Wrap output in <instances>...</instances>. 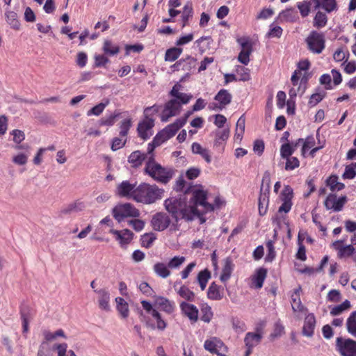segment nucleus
Here are the masks:
<instances>
[{"label":"nucleus","mask_w":356,"mask_h":356,"mask_svg":"<svg viewBox=\"0 0 356 356\" xmlns=\"http://www.w3.org/2000/svg\"><path fill=\"white\" fill-rule=\"evenodd\" d=\"M321 8L330 13L338 10V4L336 0H321Z\"/></svg>","instance_id":"51"},{"label":"nucleus","mask_w":356,"mask_h":356,"mask_svg":"<svg viewBox=\"0 0 356 356\" xmlns=\"http://www.w3.org/2000/svg\"><path fill=\"white\" fill-rule=\"evenodd\" d=\"M336 350L341 356H356V341L338 337L336 339Z\"/></svg>","instance_id":"7"},{"label":"nucleus","mask_w":356,"mask_h":356,"mask_svg":"<svg viewBox=\"0 0 356 356\" xmlns=\"http://www.w3.org/2000/svg\"><path fill=\"white\" fill-rule=\"evenodd\" d=\"M293 197V188L289 186H284L282 191L280 195V198L282 202V205L278 209L279 213H287L291 209L293 203L292 199Z\"/></svg>","instance_id":"10"},{"label":"nucleus","mask_w":356,"mask_h":356,"mask_svg":"<svg viewBox=\"0 0 356 356\" xmlns=\"http://www.w3.org/2000/svg\"><path fill=\"white\" fill-rule=\"evenodd\" d=\"M10 134L13 136V141L17 144L15 147V149H23L26 152H29L30 147L28 145H19L25 138V135L22 131L14 129Z\"/></svg>","instance_id":"29"},{"label":"nucleus","mask_w":356,"mask_h":356,"mask_svg":"<svg viewBox=\"0 0 356 356\" xmlns=\"http://www.w3.org/2000/svg\"><path fill=\"white\" fill-rule=\"evenodd\" d=\"M283 33V29L281 26L275 25L274 23H272L269 26V31L266 35V38H280Z\"/></svg>","instance_id":"47"},{"label":"nucleus","mask_w":356,"mask_h":356,"mask_svg":"<svg viewBox=\"0 0 356 356\" xmlns=\"http://www.w3.org/2000/svg\"><path fill=\"white\" fill-rule=\"evenodd\" d=\"M186 258L184 256H175L168 261V266L170 269H178L185 262Z\"/></svg>","instance_id":"53"},{"label":"nucleus","mask_w":356,"mask_h":356,"mask_svg":"<svg viewBox=\"0 0 356 356\" xmlns=\"http://www.w3.org/2000/svg\"><path fill=\"white\" fill-rule=\"evenodd\" d=\"M143 172L156 182L163 184H168L174 175V171L172 168L163 167L156 162L154 155L147 158V160L145 161Z\"/></svg>","instance_id":"2"},{"label":"nucleus","mask_w":356,"mask_h":356,"mask_svg":"<svg viewBox=\"0 0 356 356\" xmlns=\"http://www.w3.org/2000/svg\"><path fill=\"white\" fill-rule=\"evenodd\" d=\"M132 125V122L131 118L125 119L123 121H122L120 125V136L122 138H126L129 130L130 129Z\"/></svg>","instance_id":"56"},{"label":"nucleus","mask_w":356,"mask_h":356,"mask_svg":"<svg viewBox=\"0 0 356 356\" xmlns=\"http://www.w3.org/2000/svg\"><path fill=\"white\" fill-rule=\"evenodd\" d=\"M191 302L182 301L179 304L181 313L186 316L191 323H196L198 320L199 310Z\"/></svg>","instance_id":"15"},{"label":"nucleus","mask_w":356,"mask_h":356,"mask_svg":"<svg viewBox=\"0 0 356 356\" xmlns=\"http://www.w3.org/2000/svg\"><path fill=\"white\" fill-rule=\"evenodd\" d=\"M284 159H286L284 169L287 171L293 170L300 166V161L296 156H290L289 158H285Z\"/></svg>","instance_id":"57"},{"label":"nucleus","mask_w":356,"mask_h":356,"mask_svg":"<svg viewBox=\"0 0 356 356\" xmlns=\"http://www.w3.org/2000/svg\"><path fill=\"white\" fill-rule=\"evenodd\" d=\"M267 270L264 268H259L256 273L252 277V284L256 289H261L263 286L264 280L266 277Z\"/></svg>","instance_id":"31"},{"label":"nucleus","mask_w":356,"mask_h":356,"mask_svg":"<svg viewBox=\"0 0 356 356\" xmlns=\"http://www.w3.org/2000/svg\"><path fill=\"white\" fill-rule=\"evenodd\" d=\"M236 72L239 76V81H248L251 79L250 70L242 65L236 66Z\"/></svg>","instance_id":"48"},{"label":"nucleus","mask_w":356,"mask_h":356,"mask_svg":"<svg viewBox=\"0 0 356 356\" xmlns=\"http://www.w3.org/2000/svg\"><path fill=\"white\" fill-rule=\"evenodd\" d=\"M346 329L349 334L356 338V311L352 312L347 318Z\"/></svg>","instance_id":"41"},{"label":"nucleus","mask_w":356,"mask_h":356,"mask_svg":"<svg viewBox=\"0 0 356 356\" xmlns=\"http://www.w3.org/2000/svg\"><path fill=\"white\" fill-rule=\"evenodd\" d=\"M180 103L175 99H170L167 102L161 114V120L162 122H168L172 117L177 115L181 110Z\"/></svg>","instance_id":"11"},{"label":"nucleus","mask_w":356,"mask_h":356,"mask_svg":"<svg viewBox=\"0 0 356 356\" xmlns=\"http://www.w3.org/2000/svg\"><path fill=\"white\" fill-rule=\"evenodd\" d=\"M347 202L348 197L346 195L337 197L334 193H330L324 201V206L327 210L339 212L343 210Z\"/></svg>","instance_id":"9"},{"label":"nucleus","mask_w":356,"mask_h":356,"mask_svg":"<svg viewBox=\"0 0 356 356\" xmlns=\"http://www.w3.org/2000/svg\"><path fill=\"white\" fill-rule=\"evenodd\" d=\"M266 246L268 250V254L266 257V260L268 261H272L276 255L274 242L272 240H269L266 243Z\"/></svg>","instance_id":"63"},{"label":"nucleus","mask_w":356,"mask_h":356,"mask_svg":"<svg viewBox=\"0 0 356 356\" xmlns=\"http://www.w3.org/2000/svg\"><path fill=\"white\" fill-rule=\"evenodd\" d=\"M151 222L154 230L161 232L169 227L171 220L168 213L158 212L153 216Z\"/></svg>","instance_id":"14"},{"label":"nucleus","mask_w":356,"mask_h":356,"mask_svg":"<svg viewBox=\"0 0 356 356\" xmlns=\"http://www.w3.org/2000/svg\"><path fill=\"white\" fill-rule=\"evenodd\" d=\"M207 296L209 300H220L223 298V289L213 282L208 288Z\"/></svg>","instance_id":"26"},{"label":"nucleus","mask_w":356,"mask_h":356,"mask_svg":"<svg viewBox=\"0 0 356 356\" xmlns=\"http://www.w3.org/2000/svg\"><path fill=\"white\" fill-rule=\"evenodd\" d=\"M117 303V309L122 318H127L129 316V310L127 302L124 298L118 297L115 298Z\"/></svg>","instance_id":"44"},{"label":"nucleus","mask_w":356,"mask_h":356,"mask_svg":"<svg viewBox=\"0 0 356 356\" xmlns=\"http://www.w3.org/2000/svg\"><path fill=\"white\" fill-rule=\"evenodd\" d=\"M58 356H76L72 350L67 352V345L65 343L56 345Z\"/></svg>","instance_id":"64"},{"label":"nucleus","mask_w":356,"mask_h":356,"mask_svg":"<svg viewBox=\"0 0 356 356\" xmlns=\"http://www.w3.org/2000/svg\"><path fill=\"white\" fill-rule=\"evenodd\" d=\"M269 204V190L266 189L263 191L261 188V193L259 197V213L261 216H264L267 213L268 207Z\"/></svg>","instance_id":"28"},{"label":"nucleus","mask_w":356,"mask_h":356,"mask_svg":"<svg viewBox=\"0 0 356 356\" xmlns=\"http://www.w3.org/2000/svg\"><path fill=\"white\" fill-rule=\"evenodd\" d=\"M240 42L242 49L238 56V60L242 64L247 65L250 62V55L252 51V44L248 40H243V39L238 40Z\"/></svg>","instance_id":"17"},{"label":"nucleus","mask_w":356,"mask_h":356,"mask_svg":"<svg viewBox=\"0 0 356 356\" xmlns=\"http://www.w3.org/2000/svg\"><path fill=\"white\" fill-rule=\"evenodd\" d=\"M192 197L188 202L189 207H195L198 209L200 215L197 217L214 210L213 204L209 203L207 200L208 193L202 188H193L191 191Z\"/></svg>","instance_id":"4"},{"label":"nucleus","mask_w":356,"mask_h":356,"mask_svg":"<svg viewBox=\"0 0 356 356\" xmlns=\"http://www.w3.org/2000/svg\"><path fill=\"white\" fill-rule=\"evenodd\" d=\"M326 186L330 188V190L332 191V193H334L335 191H340L345 188V184L342 182L339 181V177L336 175H330L326 179Z\"/></svg>","instance_id":"32"},{"label":"nucleus","mask_w":356,"mask_h":356,"mask_svg":"<svg viewBox=\"0 0 356 356\" xmlns=\"http://www.w3.org/2000/svg\"><path fill=\"white\" fill-rule=\"evenodd\" d=\"M113 216L118 222H121L125 218L138 217L140 211L131 203L119 204L113 209Z\"/></svg>","instance_id":"6"},{"label":"nucleus","mask_w":356,"mask_h":356,"mask_svg":"<svg viewBox=\"0 0 356 356\" xmlns=\"http://www.w3.org/2000/svg\"><path fill=\"white\" fill-rule=\"evenodd\" d=\"M154 118H147L145 117L143 120L138 124V135L143 140H147L152 136V128L154 126Z\"/></svg>","instance_id":"12"},{"label":"nucleus","mask_w":356,"mask_h":356,"mask_svg":"<svg viewBox=\"0 0 356 356\" xmlns=\"http://www.w3.org/2000/svg\"><path fill=\"white\" fill-rule=\"evenodd\" d=\"M280 22H295L298 19L297 12L292 8H286L279 13L277 17Z\"/></svg>","instance_id":"30"},{"label":"nucleus","mask_w":356,"mask_h":356,"mask_svg":"<svg viewBox=\"0 0 356 356\" xmlns=\"http://www.w3.org/2000/svg\"><path fill=\"white\" fill-rule=\"evenodd\" d=\"M108 104V101L107 100L106 103H99V104L92 107L90 110L87 112V115L90 116L92 115H99L104 110L106 106Z\"/></svg>","instance_id":"61"},{"label":"nucleus","mask_w":356,"mask_h":356,"mask_svg":"<svg viewBox=\"0 0 356 356\" xmlns=\"http://www.w3.org/2000/svg\"><path fill=\"white\" fill-rule=\"evenodd\" d=\"M213 134L215 136L213 146L215 147H221V149H223L226 141L229 136V129L216 130L213 132Z\"/></svg>","instance_id":"27"},{"label":"nucleus","mask_w":356,"mask_h":356,"mask_svg":"<svg viewBox=\"0 0 356 356\" xmlns=\"http://www.w3.org/2000/svg\"><path fill=\"white\" fill-rule=\"evenodd\" d=\"M245 120L243 115H242L238 118L236 122V133L234 136L236 140H241L242 139L245 132Z\"/></svg>","instance_id":"49"},{"label":"nucleus","mask_w":356,"mask_h":356,"mask_svg":"<svg viewBox=\"0 0 356 356\" xmlns=\"http://www.w3.org/2000/svg\"><path fill=\"white\" fill-rule=\"evenodd\" d=\"M183 49L178 47H171L166 50L165 54V60L173 62L176 60L182 54Z\"/></svg>","instance_id":"39"},{"label":"nucleus","mask_w":356,"mask_h":356,"mask_svg":"<svg viewBox=\"0 0 356 356\" xmlns=\"http://www.w3.org/2000/svg\"><path fill=\"white\" fill-rule=\"evenodd\" d=\"M316 326V318L314 314L311 313L306 316L302 327V334L307 337H312L314 334Z\"/></svg>","instance_id":"25"},{"label":"nucleus","mask_w":356,"mask_h":356,"mask_svg":"<svg viewBox=\"0 0 356 356\" xmlns=\"http://www.w3.org/2000/svg\"><path fill=\"white\" fill-rule=\"evenodd\" d=\"M103 51L105 54L108 56H114L119 53L120 47L118 45L114 44L111 40H106L103 45Z\"/></svg>","instance_id":"43"},{"label":"nucleus","mask_w":356,"mask_h":356,"mask_svg":"<svg viewBox=\"0 0 356 356\" xmlns=\"http://www.w3.org/2000/svg\"><path fill=\"white\" fill-rule=\"evenodd\" d=\"M284 333V327L280 321L276 322L274 325L273 332L270 334V338L273 340L281 337Z\"/></svg>","instance_id":"62"},{"label":"nucleus","mask_w":356,"mask_h":356,"mask_svg":"<svg viewBox=\"0 0 356 356\" xmlns=\"http://www.w3.org/2000/svg\"><path fill=\"white\" fill-rule=\"evenodd\" d=\"M305 42L308 49L315 54H320L325 48V36L323 33L312 31Z\"/></svg>","instance_id":"5"},{"label":"nucleus","mask_w":356,"mask_h":356,"mask_svg":"<svg viewBox=\"0 0 356 356\" xmlns=\"http://www.w3.org/2000/svg\"><path fill=\"white\" fill-rule=\"evenodd\" d=\"M232 96L226 89H221L214 97V99L218 104H214L213 109L222 110L232 102Z\"/></svg>","instance_id":"18"},{"label":"nucleus","mask_w":356,"mask_h":356,"mask_svg":"<svg viewBox=\"0 0 356 356\" xmlns=\"http://www.w3.org/2000/svg\"><path fill=\"white\" fill-rule=\"evenodd\" d=\"M316 144L315 138L313 136H307L305 140H303L302 147L301 149L302 155L305 156L307 150L314 147Z\"/></svg>","instance_id":"58"},{"label":"nucleus","mask_w":356,"mask_h":356,"mask_svg":"<svg viewBox=\"0 0 356 356\" xmlns=\"http://www.w3.org/2000/svg\"><path fill=\"white\" fill-rule=\"evenodd\" d=\"M156 239V237L154 234H145L142 236L140 238L141 246L146 248H149L152 245L153 243Z\"/></svg>","instance_id":"50"},{"label":"nucleus","mask_w":356,"mask_h":356,"mask_svg":"<svg viewBox=\"0 0 356 356\" xmlns=\"http://www.w3.org/2000/svg\"><path fill=\"white\" fill-rule=\"evenodd\" d=\"M302 288L298 286V288L293 289L291 294V305L293 312L295 313H305L307 309L302 305L300 299V293Z\"/></svg>","instance_id":"16"},{"label":"nucleus","mask_w":356,"mask_h":356,"mask_svg":"<svg viewBox=\"0 0 356 356\" xmlns=\"http://www.w3.org/2000/svg\"><path fill=\"white\" fill-rule=\"evenodd\" d=\"M193 14V9L192 3L188 2L183 8L181 13V22L182 27H185L188 25V21L192 17Z\"/></svg>","instance_id":"40"},{"label":"nucleus","mask_w":356,"mask_h":356,"mask_svg":"<svg viewBox=\"0 0 356 356\" xmlns=\"http://www.w3.org/2000/svg\"><path fill=\"white\" fill-rule=\"evenodd\" d=\"M152 316L156 321V327L159 330L163 331L167 327V323L163 319L161 314L157 310H154Z\"/></svg>","instance_id":"52"},{"label":"nucleus","mask_w":356,"mask_h":356,"mask_svg":"<svg viewBox=\"0 0 356 356\" xmlns=\"http://www.w3.org/2000/svg\"><path fill=\"white\" fill-rule=\"evenodd\" d=\"M176 291L178 296L187 302L195 300V293L186 284L181 285L178 289H176Z\"/></svg>","instance_id":"33"},{"label":"nucleus","mask_w":356,"mask_h":356,"mask_svg":"<svg viewBox=\"0 0 356 356\" xmlns=\"http://www.w3.org/2000/svg\"><path fill=\"white\" fill-rule=\"evenodd\" d=\"M182 127L181 123H179V122L176 120L173 123L166 126L156 135L154 137V143L156 145H161L165 141L172 138Z\"/></svg>","instance_id":"8"},{"label":"nucleus","mask_w":356,"mask_h":356,"mask_svg":"<svg viewBox=\"0 0 356 356\" xmlns=\"http://www.w3.org/2000/svg\"><path fill=\"white\" fill-rule=\"evenodd\" d=\"M211 272L207 268H205L198 273L196 277V281L199 284L201 291L205 290L207 283L211 279Z\"/></svg>","instance_id":"35"},{"label":"nucleus","mask_w":356,"mask_h":356,"mask_svg":"<svg viewBox=\"0 0 356 356\" xmlns=\"http://www.w3.org/2000/svg\"><path fill=\"white\" fill-rule=\"evenodd\" d=\"M119 115V113H115L109 115H106L99 120V124L100 126H112L115 124V119Z\"/></svg>","instance_id":"54"},{"label":"nucleus","mask_w":356,"mask_h":356,"mask_svg":"<svg viewBox=\"0 0 356 356\" xmlns=\"http://www.w3.org/2000/svg\"><path fill=\"white\" fill-rule=\"evenodd\" d=\"M6 22L10 27L15 30H19L20 28L19 21L17 19V15L13 11H7L6 13Z\"/></svg>","instance_id":"45"},{"label":"nucleus","mask_w":356,"mask_h":356,"mask_svg":"<svg viewBox=\"0 0 356 356\" xmlns=\"http://www.w3.org/2000/svg\"><path fill=\"white\" fill-rule=\"evenodd\" d=\"M153 270L157 276L163 279L171 275L168 264H165L163 262H156L153 266Z\"/></svg>","instance_id":"34"},{"label":"nucleus","mask_w":356,"mask_h":356,"mask_svg":"<svg viewBox=\"0 0 356 356\" xmlns=\"http://www.w3.org/2000/svg\"><path fill=\"white\" fill-rule=\"evenodd\" d=\"M261 333L248 332L245 337L244 342L247 347L254 348L261 342Z\"/></svg>","instance_id":"36"},{"label":"nucleus","mask_w":356,"mask_h":356,"mask_svg":"<svg viewBox=\"0 0 356 356\" xmlns=\"http://www.w3.org/2000/svg\"><path fill=\"white\" fill-rule=\"evenodd\" d=\"M161 108V106L158 104L147 107L144 109V116L147 118H154V116L160 111Z\"/></svg>","instance_id":"60"},{"label":"nucleus","mask_w":356,"mask_h":356,"mask_svg":"<svg viewBox=\"0 0 356 356\" xmlns=\"http://www.w3.org/2000/svg\"><path fill=\"white\" fill-rule=\"evenodd\" d=\"M234 268V264L231 257H226L222 261V273L220 280L222 282H227L231 277Z\"/></svg>","instance_id":"22"},{"label":"nucleus","mask_w":356,"mask_h":356,"mask_svg":"<svg viewBox=\"0 0 356 356\" xmlns=\"http://www.w3.org/2000/svg\"><path fill=\"white\" fill-rule=\"evenodd\" d=\"M164 190L156 184L142 182L136 188L134 200L144 204H151L161 200Z\"/></svg>","instance_id":"3"},{"label":"nucleus","mask_w":356,"mask_h":356,"mask_svg":"<svg viewBox=\"0 0 356 356\" xmlns=\"http://www.w3.org/2000/svg\"><path fill=\"white\" fill-rule=\"evenodd\" d=\"M136 186V184H131L129 180L122 181L117 186L115 194L120 197L134 200Z\"/></svg>","instance_id":"13"},{"label":"nucleus","mask_w":356,"mask_h":356,"mask_svg":"<svg viewBox=\"0 0 356 356\" xmlns=\"http://www.w3.org/2000/svg\"><path fill=\"white\" fill-rule=\"evenodd\" d=\"M327 23V17L326 13L322 11H318L313 20L314 27L320 29L325 27Z\"/></svg>","instance_id":"38"},{"label":"nucleus","mask_w":356,"mask_h":356,"mask_svg":"<svg viewBox=\"0 0 356 356\" xmlns=\"http://www.w3.org/2000/svg\"><path fill=\"white\" fill-rule=\"evenodd\" d=\"M95 292L98 295V304L99 307L105 311L110 310V294L105 289L99 290H95Z\"/></svg>","instance_id":"24"},{"label":"nucleus","mask_w":356,"mask_h":356,"mask_svg":"<svg viewBox=\"0 0 356 356\" xmlns=\"http://www.w3.org/2000/svg\"><path fill=\"white\" fill-rule=\"evenodd\" d=\"M297 8L300 10V15L302 17L309 15L311 10V3L308 1H303L297 3Z\"/></svg>","instance_id":"55"},{"label":"nucleus","mask_w":356,"mask_h":356,"mask_svg":"<svg viewBox=\"0 0 356 356\" xmlns=\"http://www.w3.org/2000/svg\"><path fill=\"white\" fill-rule=\"evenodd\" d=\"M164 206L176 222L180 219L192 220L200 215L198 209L195 207H189L186 195H179L166 199Z\"/></svg>","instance_id":"1"},{"label":"nucleus","mask_w":356,"mask_h":356,"mask_svg":"<svg viewBox=\"0 0 356 356\" xmlns=\"http://www.w3.org/2000/svg\"><path fill=\"white\" fill-rule=\"evenodd\" d=\"M325 95L326 92L325 91L312 95L308 102L309 107H314L317 105L323 99V98L325 97Z\"/></svg>","instance_id":"59"},{"label":"nucleus","mask_w":356,"mask_h":356,"mask_svg":"<svg viewBox=\"0 0 356 356\" xmlns=\"http://www.w3.org/2000/svg\"><path fill=\"white\" fill-rule=\"evenodd\" d=\"M197 60L191 56H187L185 58H181L177 60L173 65L172 67L177 70L191 71L195 67Z\"/></svg>","instance_id":"20"},{"label":"nucleus","mask_w":356,"mask_h":356,"mask_svg":"<svg viewBox=\"0 0 356 356\" xmlns=\"http://www.w3.org/2000/svg\"><path fill=\"white\" fill-rule=\"evenodd\" d=\"M156 304L161 311L168 314H172L176 309L175 302L163 296H159L156 298Z\"/></svg>","instance_id":"21"},{"label":"nucleus","mask_w":356,"mask_h":356,"mask_svg":"<svg viewBox=\"0 0 356 356\" xmlns=\"http://www.w3.org/2000/svg\"><path fill=\"white\" fill-rule=\"evenodd\" d=\"M85 209V204L82 202L75 201L61 210L63 214H70L72 213H77L83 211Z\"/></svg>","instance_id":"37"},{"label":"nucleus","mask_w":356,"mask_h":356,"mask_svg":"<svg viewBox=\"0 0 356 356\" xmlns=\"http://www.w3.org/2000/svg\"><path fill=\"white\" fill-rule=\"evenodd\" d=\"M351 305L349 300H346L341 304L334 306L330 310V315L332 316H338L342 314L344 311L350 309Z\"/></svg>","instance_id":"46"},{"label":"nucleus","mask_w":356,"mask_h":356,"mask_svg":"<svg viewBox=\"0 0 356 356\" xmlns=\"http://www.w3.org/2000/svg\"><path fill=\"white\" fill-rule=\"evenodd\" d=\"M200 319L204 323H209L213 316L211 307L207 303L202 305L200 308Z\"/></svg>","instance_id":"42"},{"label":"nucleus","mask_w":356,"mask_h":356,"mask_svg":"<svg viewBox=\"0 0 356 356\" xmlns=\"http://www.w3.org/2000/svg\"><path fill=\"white\" fill-rule=\"evenodd\" d=\"M147 156L145 153H143L140 150H136L131 153L128 157V162L134 168H138L142 165L143 163L147 160Z\"/></svg>","instance_id":"23"},{"label":"nucleus","mask_w":356,"mask_h":356,"mask_svg":"<svg viewBox=\"0 0 356 356\" xmlns=\"http://www.w3.org/2000/svg\"><path fill=\"white\" fill-rule=\"evenodd\" d=\"M109 232L115 236V240L119 242L122 247L129 244L134 237L133 232L128 229L121 231L112 229Z\"/></svg>","instance_id":"19"}]
</instances>
